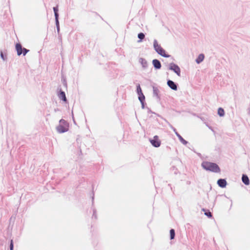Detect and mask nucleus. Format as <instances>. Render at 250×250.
<instances>
[{
  "label": "nucleus",
  "instance_id": "1",
  "mask_svg": "<svg viewBox=\"0 0 250 250\" xmlns=\"http://www.w3.org/2000/svg\"><path fill=\"white\" fill-rule=\"evenodd\" d=\"M201 166L204 169L212 172L219 173L221 171L218 165L214 163L204 161Z\"/></svg>",
  "mask_w": 250,
  "mask_h": 250
},
{
  "label": "nucleus",
  "instance_id": "2",
  "mask_svg": "<svg viewBox=\"0 0 250 250\" xmlns=\"http://www.w3.org/2000/svg\"><path fill=\"white\" fill-rule=\"evenodd\" d=\"M69 130V124L64 120L61 119L59 125L56 126V130L59 133H63Z\"/></svg>",
  "mask_w": 250,
  "mask_h": 250
},
{
  "label": "nucleus",
  "instance_id": "3",
  "mask_svg": "<svg viewBox=\"0 0 250 250\" xmlns=\"http://www.w3.org/2000/svg\"><path fill=\"white\" fill-rule=\"evenodd\" d=\"M153 47L155 51L161 56L165 58L170 57V55L166 53V51L159 44L156 40H154L153 41Z\"/></svg>",
  "mask_w": 250,
  "mask_h": 250
},
{
  "label": "nucleus",
  "instance_id": "4",
  "mask_svg": "<svg viewBox=\"0 0 250 250\" xmlns=\"http://www.w3.org/2000/svg\"><path fill=\"white\" fill-rule=\"evenodd\" d=\"M168 69V70L173 71L177 75V76H181V69L177 64L173 62H171L169 64Z\"/></svg>",
  "mask_w": 250,
  "mask_h": 250
},
{
  "label": "nucleus",
  "instance_id": "5",
  "mask_svg": "<svg viewBox=\"0 0 250 250\" xmlns=\"http://www.w3.org/2000/svg\"><path fill=\"white\" fill-rule=\"evenodd\" d=\"M150 142L155 147H158L161 145V142L159 140L158 136L157 135L154 136L153 139H150Z\"/></svg>",
  "mask_w": 250,
  "mask_h": 250
},
{
  "label": "nucleus",
  "instance_id": "6",
  "mask_svg": "<svg viewBox=\"0 0 250 250\" xmlns=\"http://www.w3.org/2000/svg\"><path fill=\"white\" fill-rule=\"evenodd\" d=\"M167 84L171 89L173 90H177V84L172 80H167Z\"/></svg>",
  "mask_w": 250,
  "mask_h": 250
},
{
  "label": "nucleus",
  "instance_id": "7",
  "mask_svg": "<svg viewBox=\"0 0 250 250\" xmlns=\"http://www.w3.org/2000/svg\"><path fill=\"white\" fill-rule=\"evenodd\" d=\"M152 63V64H153L154 67L156 69H160L162 67L161 62H160L159 60H158L157 59H155L153 60Z\"/></svg>",
  "mask_w": 250,
  "mask_h": 250
},
{
  "label": "nucleus",
  "instance_id": "8",
  "mask_svg": "<svg viewBox=\"0 0 250 250\" xmlns=\"http://www.w3.org/2000/svg\"><path fill=\"white\" fill-rule=\"evenodd\" d=\"M58 97L61 99L62 101H63L64 102H67V99L65 96V93L64 91H62L61 89L60 90L58 94Z\"/></svg>",
  "mask_w": 250,
  "mask_h": 250
},
{
  "label": "nucleus",
  "instance_id": "9",
  "mask_svg": "<svg viewBox=\"0 0 250 250\" xmlns=\"http://www.w3.org/2000/svg\"><path fill=\"white\" fill-rule=\"evenodd\" d=\"M159 90L158 87L155 86H153V95L154 97H155L157 100L160 99V97L159 95Z\"/></svg>",
  "mask_w": 250,
  "mask_h": 250
},
{
  "label": "nucleus",
  "instance_id": "10",
  "mask_svg": "<svg viewBox=\"0 0 250 250\" xmlns=\"http://www.w3.org/2000/svg\"><path fill=\"white\" fill-rule=\"evenodd\" d=\"M23 49V48H22V45L20 43H17L16 44V49L17 50V55L18 56H20L22 54Z\"/></svg>",
  "mask_w": 250,
  "mask_h": 250
},
{
  "label": "nucleus",
  "instance_id": "11",
  "mask_svg": "<svg viewBox=\"0 0 250 250\" xmlns=\"http://www.w3.org/2000/svg\"><path fill=\"white\" fill-rule=\"evenodd\" d=\"M217 184L220 187L224 188L226 187L227 181L224 179H219L217 181Z\"/></svg>",
  "mask_w": 250,
  "mask_h": 250
},
{
  "label": "nucleus",
  "instance_id": "12",
  "mask_svg": "<svg viewBox=\"0 0 250 250\" xmlns=\"http://www.w3.org/2000/svg\"><path fill=\"white\" fill-rule=\"evenodd\" d=\"M139 62L141 64L142 67L145 69L148 66V63L146 60L144 58H141L139 60Z\"/></svg>",
  "mask_w": 250,
  "mask_h": 250
},
{
  "label": "nucleus",
  "instance_id": "13",
  "mask_svg": "<svg viewBox=\"0 0 250 250\" xmlns=\"http://www.w3.org/2000/svg\"><path fill=\"white\" fill-rule=\"evenodd\" d=\"M242 181L245 185H249L250 184V180L248 176L247 175H242Z\"/></svg>",
  "mask_w": 250,
  "mask_h": 250
},
{
  "label": "nucleus",
  "instance_id": "14",
  "mask_svg": "<svg viewBox=\"0 0 250 250\" xmlns=\"http://www.w3.org/2000/svg\"><path fill=\"white\" fill-rule=\"evenodd\" d=\"M137 94L138 95V98L139 99L141 98V97H142L145 96L143 94V92H142L141 86H140L139 84H138L137 85Z\"/></svg>",
  "mask_w": 250,
  "mask_h": 250
},
{
  "label": "nucleus",
  "instance_id": "15",
  "mask_svg": "<svg viewBox=\"0 0 250 250\" xmlns=\"http://www.w3.org/2000/svg\"><path fill=\"white\" fill-rule=\"evenodd\" d=\"M204 58L205 56L203 54H199L195 60L196 62L198 64L202 62L203 61Z\"/></svg>",
  "mask_w": 250,
  "mask_h": 250
},
{
  "label": "nucleus",
  "instance_id": "16",
  "mask_svg": "<svg viewBox=\"0 0 250 250\" xmlns=\"http://www.w3.org/2000/svg\"><path fill=\"white\" fill-rule=\"evenodd\" d=\"M176 135L178 137L181 143L183 145H186L188 143V142L185 140L178 132H176Z\"/></svg>",
  "mask_w": 250,
  "mask_h": 250
},
{
  "label": "nucleus",
  "instance_id": "17",
  "mask_svg": "<svg viewBox=\"0 0 250 250\" xmlns=\"http://www.w3.org/2000/svg\"><path fill=\"white\" fill-rule=\"evenodd\" d=\"M53 11L54 12L55 19H59V15L58 13V6L53 7Z\"/></svg>",
  "mask_w": 250,
  "mask_h": 250
},
{
  "label": "nucleus",
  "instance_id": "18",
  "mask_svg": "<svg viewBox=\"0 0 250 250\" xmlns=\"http://www.w3.org/2000/svg\"><path fill=\"white\" fill-rule=\"evenodd\" d=\"M145 37V35L143 33H140L138 34V38L139 39V40L138 41V42H141L144 39Z\"/></svg>",
  "mask_w": 250,
  "mask_h": 250
},
{
  "label": "nucleus",
  "instance_id": "19",
  "mask_svg": "<svg viewBox=\"0 0 250 250\" xmlns=\"http://www.w3.org/2000/svg\"><path fill=\"white\" fill-rule=\"evenodd\" d=\"M218 114L220 116V117H223L224 116V114H225V111H224V110L221 108V107H219L218 109Z\"/></svg>",
  "mask_w": 250,
  "mask_h": 250
},
{
  "label": "nucleus",
  "instance_id": "20",
  "mask_svg": "<svg viewBox=\"0 0 250 250\" xmlns=\"http://www.w3.org/2000/svg\"><path fill=\"white\" fill-rule=\"evenodd\" d=\"M175 236V230L173 229H171L170 230V238L171 240H172L174 238Z\"/></svg>",
  "mask_w": 250,
  "mask_h": 250
},
{
  "label": "nucleus",
  "instance_id": "21",
  "mask_svg": "<svg viewBox=\"0 0 250 250\" xmlns=\"http://www.w3.org/2000/svg\"><path fill=\"white\" fill-rule=\"evenodd\" d=\"M139 100L141 103L142 108L144 109L145 108V96L141 97V98H139Z\"/></svg>",
  "mask_w": 250,
  "mask_h": 250
},
{
  "label": "nucleus",
  "instance_id": "22",
  "mask_svg": "<svg viewBox=\"0 0 250 250\" xmlns=\"http://www.w3.org/2000/svg\"><path fill=\"white\" fill-rule=\"evenodd\" d=\"M55 23H56V25L57 31H58V32H59L60 31V25H59V19H55Z\"/></svg>",
  "mask_w": 250,
  "mask_h": 250
},
{
  "label": "nucleus",
  "instance_id": "23",
  "mask_svg": "<svg viewBox=\"0 0 250 250\" xmlns=\"http://www.w3.org/2000/svg\"><path fill=\"white\" fill-rule=\"evenodd\" d=\"M0 57L4 61H6L7 57L6 55H4L2 51L0 52Z\"/></svg>",
  "mask_w": 250,
  "mask_h": 250
},
{
  "label": "nucleus",
  "instance_id": "24",
  "mask_svg": "<svg viewBox=\"0 0 250 250\" xmlns=\"http://www.w3.org/2000/svg\"><path fill=\"white\" fill-rule=\"evenodd\" d=\"M9 248H10V250H13V249H14V243H13V241L12 239H11L10 240Z\"/></svg>",
  "mask_w": 250,
  "mask_h": 250
},
{
  "label": "nucleus",
  "instance_id": "25",
  "mask_svg": "<svg viewBox=\"0 0 250 250\" xmlns=\"http://www.w3.org/2000/svg\"><path fill=\"white\" fill-rule=\"evenodd\" d=\"M205 214L209 218L212 217V214L209 210H208L207 212H205Z\"/></svg>",
  "mask_w": 250,
  "mask_h": 250
},
{
  "label": "nucleus",
  "instance_id": "26",
  "mask_svg": "<svg viewBox=\"0 0 250 250\" xmlns=\"http://www.w3.org/2000/svg\"><path fill=\"white\" fill-rule=\"evenodd\" d=\"M29 51L28 49H27L25 48H23L22 53L23 56H25V55Z\"/></svg>",
  "mask_w": 250,
  "mask_h": 250
},
{
  "label": "nucleus",
  "instance_id": "27",
  "mask_svg": "<svg viewBox=\"0 0 250 250\" xmlns=\"http://www.w3.org/2000/svg\"><path fill=\"white\" fill-rule=\"evenodd\" d=\"M92 218H94L95 219H96L97 218V214H96V211L95 209L93 210Z\"/></svg>",
  "mask_w": 250,
  "mask_h": 250
},
{
  "label": "nucleus",
  "instance_id": "28",
  "mask_svg": "<svg viewBox=\"0 0 250 250\" xmlns=\"http://www.w3.org/2000/svg\"><path fill=\"white\" fill-rule=\"evenodd\" d=\"M170 126L171 128L173 130V131L174 132L175 134L176 135V132H178L176 131V129L173 126H172L171 125H170Z\"/></svg>",
  "mask_w": 250,
  "mask_h": 250
},
{
  "label": "nucleus",
  "instance_id": "29",
  "mask_svg": "<svg viewBox=\"0 0 250 250\" xmlns=\"http://www.w3.org/2000/svg\"><path fill=\"white\" fill-rule=\"evenodd\" d=\"M59 109L58 108H56L54 109L55 112H57V111H59Z\"/></svg>",
  "mask_w": 250,
  "mask_h": 250
},
{
  "label": "nucleus",
  "instance_id": "30",
  "mask_svg": "<svg viewBox=\"0 0 250 250\" xmlns=\"http://www.w3.org/2000/svg\"><path fill=\"white\" fill-rule=\"evenodd\" d=\"M93 200H94V197L93 196L92 197V201H93Z\"/></svg>",
  "mask_w": 250,
  "mask_h": 250
}]
</instances>
